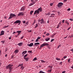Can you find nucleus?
<instances>
[{
    "label": "nucleus",
    "mask_w": 73,
    "mask_h": 73,
    "mask_svg": "<svg viewBox=\"0 0 73 73\" xmlns=\"http://www.w3.org/2000/svg\"><path fill=\"white\" fill-rule=\"evenodd\" d=\"M28 52H29V53H32V51H28Z\"/></svg>",
    "instance_id": "58836bf2"
},
{
    "label": "nucleus",
    "mask_w": 73,
    "mask_h": 73,
    "mask_svg": "<svg viewBox=\"0 0 73 73\" xmlns=\"http://www.w3.org/2000/svg\"><path fill=\"white\" fill-rule=\"evenodd\" d=\"M70 21H73V19H70Z\"/></svg>",
    "instance_id": "5fc2aeb1"
},
{
    "label": "nucleus",
    "mask_w": 73,
    "mask_h": 73,
    "mask_svg": "<svg viewBox=\"0 0 73 73\" xmlns=\"http://www.w3.org/2000/svg\"><path fill=\"white\" fill-rule=\"evenodd\" d=\"M53 5V3H51L50 4V6H52Z\"/></svg>",
    "instance_id": "c9c22d12"
},
{
    "label": "nucleus",
    "mask_w": 73,
    "mask_h": 73,
    "mask_svg": "<svg viewBox=\"0 0 73 73\" xmlns=\"http://www.w3.org/2000/svg\"><path fill=\"white\" fill-rule=\"evenodd\" d=\"M35 46H37V45L40 44V43L39 42L35 43Z\"/></svg>",
    "instance_id": "6ab92c4d"
},
{
    "label": "nucleus",
    "mask_w": 73,
    "mask_h": 73,
    "mask_svg": "<svg viewBox=\"0 0 73 73\" xmlns=\"http://www.w3.org/2000/svg\"><path fill=\"white\" fill-rule=\"evenodd\" d=\"M54 35H55V34H54V35H52V36H51V37H53L54 36Z\"/></svg>",
    "instance_id": "a18cd8bd"
},
{
    "label": "nucleus",
    "mask_w": 73,
    "mask_h": 73,
    "mask_svg": "<svg viewBox=\"0 0 73 73\" xmlns=\"http://www.w3.org/2000/svg\"><path fill=\"white\" fill-rule=\"evenodd\" d=\"M62 62H61L60 63V65H62Z\"/></svg>",
    "instance_id": "de8ad7c7"
},
{
    "label": "nucleus",
    "mask_w": 73,
    "mask_h": 73,
    "mask_svg": "<svg viewBox=\"0 0 73 73\" xmlns=\"http://www.w3.org/2000/svg\"><path fill=\"white\" fill-rule=\"evenodd\" d=\"M56 60H57L58 61H59V60H60V58H56Z\"/></svg>",
    "instance_id": "393cba45"
},
{
    "label": "nucleus",
    "mask_w": 73,
    "mask_h": 73,
    "mask_svg": "<svg viewBox=\"0 0 73 73\" xmlns=\"http://www.w3.org/2000/svg\"><path fill=\"white\" fill-rule=\"evenodd\" d=\"M7 50H8V49H7V48L5 50V52H7Z\"/></svg>",
    "instance_id": "4d7b16f0"
},
{
    "label": "nucleus",
    "mask_w": 73,
    "mask_h": 73,
    "mask_svg": "<svg viewBox=\"0 0 73 73\" xmlns=\"http://www.w3.org/2000/svg\"><path fill=\"white\" fill-rule=\"evenodd\" d=\"M27 46H30V47H31V46H32L33 45V43H30V44H27Z\"/></svg>",
    "instance_id": "1a4fd4ad"
},
{
    "label": "nucleus",
    "mask_w": 73,
    "mask_h": 73,
    "mask_svg": "<svg viewBox=\"0 0 73 73\" xmlns=\"http://www.w3.org/2000/svg\"><path fill=\"white\" fill-rule=\"evenodd\" d=\"M64 5V3H62L60 2L58 3V7L59 8L61 9L62 8V6Z\"/></svg>",
    "instance_id": "f03ea898"
},
{
    "label": "nucleus",
    "mask_w": 73,
    "mask_h": 73,
    "mask_svg": "<svg viewBox=\"0 0 73 73\" xmlns=\"http://www.w3.org/2000/svg\"><path fill=\"white\" fill-rule=\"evenodd\" d=\"M24 69V67L23 66H22L21 67V70H23V69Z\"/></svg>",
    "instance_id": "aec40b11"
},
{
    "label": "nucleus",
    "mask_w": 73,
    "mask_h": 73,
    "mask_svg": "<svg viewBox=\"0 0 73 73\" xmlns=\"http://www.w3.org/2000/svg\"><path fill=\"white\" fill-rule=\"evenodd\" d=\"M14 56H15V55H13L11 57V58H13V57Z\"/></svg>",
    "instance_id": "37998d69"
},
{
    "label": "nucleus",
    "mask_w": 73,
    "mask_h": 73,
    "mask_svg": "<svg viewBox=\"0 0 73 73\" xmlns=\"http://www.w3.org/2000/svg\"><path fill=\"white\" fill-rule=\"evenodd\" d=\"M26 25H28V22H26Z\"/></svg>",
    "instance_id": "3c124183"
},
{
    "label": "nucleus",
    "mask_w": 73,
    "mask_h": 73,
    "mask_svg": "<svg viewBox=\"0 0 73 73\" xmlns=\"http://www.w3.org/2000/svg\"><path fill=\"white\" fill-rule=\"evenodd\" d=\"M24 36H22V37H21V39H23V38L24 37Z\"/></svg>",
    "instance_id": "6e6d98bb"
},
{
    "label": "nucleus",
    "mask_w": 73,
    "mask_h": 73,
    "mask_svg": "<svg viewBox=\"0 0 73 73\" xmlns=\"http://www.w3.org/2000/svg\"><path fill=\"white\" fill-rule=\"evenodd\" d=\"M38 9H42V8H41V7H40V8H39Z\"/></svg>",
    "instance_id": "bf43d9fd"
},
{
    "label": "nucleus",
    "mask_w": 73,
    "mask_h": 73,
    "mask_svg": "<svg viewBox=\"0 0 73 73\" xmlns=\"http://www.w3.org/2000/svg\"><path fill=\"white\" fill-rule=\"evenodd\" d=\"M64 21H65V20H62V23H64Z\"/></svg>",
    "instance_id": "8fccbe9b"
},
{
    "label": "nucleus",
    "mask_w": 73,
    "mask_h": 73,
    "mask_svg": "<svg viewBox=\"0 0 73 73\" xmlns=\"http://www.w3.org/2000/svg\"><path fill=\"white\" fill-rule=\"evenodd\" d=\"M55 16V14H51V16H50V17H54Z\"/></svg>",
    "instance_id": "ddd939ff"
},
{
    "label": "nucleus",
    "mask_w": 73,
    "mask_h": 73,
    "mask_svg": "<svg viewBox=\"0 0 73 73\" xmlns=\"http://www.w3.org/2000/svg\"><path fill=\"white\" fill-rule=\"evenodd\" d=\"M65 23H66V24H68V25H69V23L68 22V21H66L65 22Z\"/></svg>",
    "instance_id": "c756f323"
},
{
    "label": "nucleus",
    "mask_w": 73,
    "mask_h": 73,
    "mask_svg": "<svg viewBox=\"0 0 73 73\" xmlns=\"http://www.w3.org/2000/svg\"><path fill=\"white\" fill-rule=\"evenodd\" d=\"M36 60H37V58H34V59L33 60V61H35Z\"/></svg>",
    "instance_id": "2f4dec72"
},
{
    "label": "nucleus",
    "mask_w": 73,
    "mask_h": 73,
    "mask_svg": "<svg viewBox=\"0 0 73 73\" xmlns=\"http://www.w3.org/2000/svg\"><path fill=\"white\" fill-rule=\"evenodd\" d=\"M15 37H17H17H18V36L17 35H15Z\"/></svg>",
    "instance_id": "e2e57ef3"
},
{
    "label": "nucleus",
    "mask_w": 73,
    "mask_h": 73,
    "mask_svg": "<svg viewBox=\"0 0 73 73\" xmlns=\"http://www.w3.org/2000/svg\"><path fill=\"white\" fill-rule=\"evenodd\" d=\"M22 44H23V42H20L17 45L20 46H21L22 45Z\"/></svg>",
    "instance_id": "9b49d317"
},
{
    "label": "nucleus",
    "mask_w": 73,
    "mask_h": 73,
    "mask_svg": "<svg viewBox=\"0 0 73 73\" xmlns=\"http://www.w3.org/2000/svg\"><path fill=\"white\" fill-rule=\"evenodd\" d=\"M49 35H50V34H49V33H47L46 34V36H49Z\"/></svg>",
    "instance_id": "473e14b6"
},
{
    "label": "nucleus",
    "mask_w": 73,
    "mask_h": 73,
    "mask_svg": "<svg viewBox=\"0 0 73 73\" xmlns=\"http://www.w3.org/2000/svg\"><path fill=\"white\" fill-rule=\"evenodd\" d=\"M49 44L47 43H43L40 46V48H39V49H41L42 47L43 46H47V45H48Z\"/></svg>",
    "instance_id": "7ed1b4c3"
},
{
    "label": "nucleus",
    "mask_w": 73,
    "mask_h": 73,
    "mask_svg": "<svg viewBox=\"0 0 73 73\" xmlns=\"http://www.w3.org/2000/svg\"><path fill=\"white\" fill-rule=\"evenodd\" d=\"M14 24H18V23H21V21L19 20L16 21L14 23Z\"/></svg>",
    "instance_id": "0eeeda50"
},
{
    "label": "nucleus",
    "mask_w": 73,
    "mask_h": 73,
    "mask_svg": "<svg viewBox=\"0 0 73 73\" xmlns=\"http://www.w3.org/2000/svg\"><path fill=\"white\" fill-rule=\"evenodd\" d=\"M35 4V2H33V3H32L29 4V6H32V5H33L34 4Z\"/></svg>",
    "instance_id": "f8f14e48"
},
{
    "label": "nucleus",
    "mask_w": 73,
    "mask_h": 73,
    "mask_svg": "<svg viewBox=\"0 0 73 73\" xmlns=\"http://www.w3.org/2000/svg\"><path fill=\"white\" fill-rule=\"evenodd\" d=\"M61 46V45H60L59 46H58V48H60V46Z\"/></svg>",
    "instance_id": "49530a36"
},
{
    "label": "nucleus",
    "mask_w": 73,
    "mask_h": 73,
    "mask_svg": "<svg viewBox=\"0 0 73 73\" xmlns=\"http://www.w3.org/2000/svg\"><path fill=\"white\" fill-rule=\"evenodd\" d=\"M33 12H34V11H31L30 12V14H31V15H32V13H33Z\"/></svg>",
    "instance_id": "a878e982"
},
{
    "label": "nucleus",
    "mask_w": 73,
    "mask_h": 73,
    "mask_svg": "<svg viewBox=\"0 0 73 73\" xmlns=\"http://www.w3.org/2000/svg\"><path fill=\"white\" fill-rule=\"evenodd\" d=\"M16 33H18V34H20V33H21V31H17L16 32Z\"/></svg>",
    "instance_id": "a211bd4d"
},
{
    "label": "nucleus",
    "mask_w": 73,
    "mask_h": 73,
    "mask_svg": "<svg viewBox=\"0 0 73 73\" xmlns=\"http://www.w3.org/2000/svg\"><path fill=\"white\" fill-rule=\"evenodd\" d=\"M12 66H13V65L9 64L6 67V69L9 70V73H11V71H12Z\"/></svg>",
    "instance_id": "f257e3e1"
},
{
    "label": "nucleus",
    "mask_w": 73,
    "mask_h": 73,
    "mask_svg": "<svg viewBox=\"0 0 73 73\" xmlns=\"http://www.w3.org/2000/svg\"><path fill=\"white\" fill-rule=\"evenodd\" d=\"M70 59H69L68 60V62H70Z\"/></svg>",
    "instance_id": "ea45409f"
},
{
    "label": "nucleus",
    "mask_w": 73,
    "mask_h": 73,
    "mask_svg": "<svg viewBox=\"0 0 73 73\" xmlns=\"http://www.w3.org/2000/svg\"><path fill=\"white\" fill-rule=\"evenodd\" d=\"M19 50H15V51L14 52V53L15 54H17V53H19Z\"/></svg>",
    "instance_id": "9d476101"
},
{
    "label": "nucleus",
    "mask_w": 73,
    "mask_h": 73,
    "mask_svg": "<svg viewBox=\"0 0 73 73\" xmlns=\"http://www.w3.org/2000/svg\"><path fill=\"white\" fill-rule=\"evenodd\" d=\"M32 32L31 30H29V32Z\"/></svg>",
    "instance_id": "052dcab7"
},
{
    "label": "nucleus",
    "mask_w": 73,
    "mask_h": 73,
    "mask_svg": "<svg viewBox=\"0 0 73 73\" xmlns=\"http://www.w3.org/2000/svg\"><path fill=\"white\" fill-rule=\"evenodd\" d=\"M31 2H32L33 3V2H35L34 1V0H31Z\"/></svg>",
    "instance_id": "603ef678"
},
{
    "label": "nucleus",
    "mask_w": 73,
    "mask_h": 73,
    "mask_svg": "<svg viewBox=\"0 0 73 73\" xmlns=\"http://www.w3.org/2000/svg\"><path fill=\"white\" fill-rule=\"evenodd\" d=\"M50 40V38H46L45 39L46 41H48L49 40Z\"/></svg>",
    "instance_id": "f3484780"
},
{
    "label": "nucleus",
    "mask_w": 73,
    "mask_h": 73,
    "mask_svg": "<svg viewBox=\"0 0 73 73\" xmlns=\"http://www.w3.org/2000/svg\"><path fill=\"white\" fill-rule=\"evenodd\" d=\"M40 13V11L38 10H36L35 11V12L34 13V15H35V14H39Z\"/></svg>",
    "instance_id": "423d86ee"
},
{
    "label": "nucleus",
    "mask_w": 73,
    "mask_h": 73,
    "mask_svg": "<svg viewBox=\"0 0 73 73\" xmlns=\"http://www.w3.org/2000/svg\"><path fill=\"white\" fill-rule=\"evenodd\" d=\"M54 39H51L50 42H52V41H54Z\"/></svg>",
    "instance_id": "4c0bfd02"
},
{
    "label": "nucleus",
    "mask_w": 73,
    "mask_h": 73,
    "mask_svg": "<svg viewBox=\"0 0 73 73\" xmlns=\"http://www.w3.org/2000/svg\"><path fill=\"white\" fill-rule=\"evenodd\" d=\"M50 15V13H47L46 14V15H48V16H49V15Z\"/></svg>",
    "instance_id": "a19ab883"
},
{
    "label": "nucleus",
    "mask_w": 73,
    "mask_h": 73,
    "mask_svg": "<svg viewBox=\"0 0 73 73\" xmlns=\"http://www.w3.org/2000/svg\"><path fill=\"white\" fill-rule=\"evenodd\" d=\"M65 73V71H64L62 73Z\"/></svg>",
    "instance_id": "0e129e2a"
},
{
    "label": "nucleus",
    "mask_w": 73,
    "mask_h": 73,
    "mask_svg": "<svg viewBox=\"0 0 73 73\" xmlns=\"http://www.w3.org/2000/svg\"><path fill=\"white\" fill-rule=\"evenodd\" d=\"M24 59H25V60H26L25 61H29V58H24Z\"/></svg>",
    "instance_id": "dca6fc26"
},
{
    "label": "nucleus",
    "mask_w": 73,
    "mask_h": 73,
    "mask_svg": "<svg viewBox=\"0 0 73 73\" xmlns=\"http://www.w3.org/2000/svg\"><path fill=\"white\" fill-rule=\"evenodd\" d=\"M1 42L2 44H4V43H5V41H1Z\"/></svg>",
    "instance_id": "cd10ccee"
},
{
    "label": "nucleus",
    "mask_w": 73,
    "mask_h": 73,
    "mask_svg": "<svg viewBox=\"0 0 73 73\" xmlns=\"http://www.w3.org/2000/svg\"><path fill=\"white\" fill-rule=\"evenodd\" d=\"M25 9V7L23 6L21 8V9Z\"/></svg>",
    "instance_id": "5701e85b"
},
{
    "label": "nucleus",
    "mask_w": 73,
    "mask_h": 73,
    "mask_svg": "<svg viewBox=\"0 0 73 73\" xmlns=\"http://www.w3.org/2000/svg\"><path fill=\"white\" fill-rule=\"evenodd\" d=\"M60 26L59 24L57 26L56 28H59V27H60Z\"/></svg>",
    "instance_id": "7c9ffc66"
},
{
    "label": "nucleus",
    "mask_w": 73,
    "mask_h": 73,
    "mask_svg": "<svg viewBox=\"0 0 73 73\" xmlns=\"http://www.w3.org/2000/svg\"><path fill=\"white\" fill-rule=\"evenodd\" d=\"M15 16H16L14 14L11 13L10 14L9 17V19H12L13 17H15Z\"/></svg>",
    "instance_id": "39448f33"
},
{
    "label": "nucleus",
    "mask_w": 73,
    "mask_h": 73,
    "mask_svg": "<svg viewBox=\"0 0 73 73\" xmlns=\"http://www.w3.org/2000/svg\"><path fill=\"white\" fill-rule=\"evenodd\" d=\"M23 24H25V21H23Z\"/></svg>",
    "instance_id": "09e8293b"
},
{
    "label": "nucleus",
    "mask_w": 73,
    "mask_h": 73,
    "mask_svg": "<svg viewBox=\"0 0 73 73\" xmlns=\"http://www.w3.org/2000/svg\"><path fill=\"white\" fill-rule=\"evenodd\" d=\"M15 33H16L15 32H14L13 33V34H15Z\"/></svg>",
    "instance_id": "338daca9"
},
{
    "label": "nucleus",
    "mask_w": 73,
    "mask_h": 73,
    "mask_svg": "<svg viewBox=\"0 0 73 73\" xmlns=\"http://www.w3.org/2000/svg\"><path fill=\"white\" fill-rule=\"evenodd\" d=\"M46 33V32H45L44 33V34H45Z\"/></svg>",
    "instance_id": "774afa93"
},
{
    "label": "nucleus",
    "mask_w": 73,
    "mask_h": 73,
    "mask_svg": "<svg viewBox=\"0 0 73 73\" xmlns=\"http://www.w3.org/2000/svg\"><path fill=\"white\" fill-rule=\"evenodd\" d=\"M70 27H69V28L68 29H67V30H70Z\"/></svg>",
    "instance_id": "680f3d73"
},
{
    "label": "nucleus",
    "mask_w": 73,
    "mask_h": 73,
    "mask_svg": "<svg viewBox=\"0 0 73 73\" xmlns=\"http://www.w3.org/2000/svg\"><path fill=\"white\" fill-rule=\"evenodd\" d=\"M35 42H38V38L36 40Z\"/></svg>",
    "instance_id": "e433bc0d"
},
{
    "label": "nucleus",
    "mask_w": 73,
    "mask_h": 73,
    "mask_svg": "<svg viewBox=\"0 0 73 73\" xmlns=\"http://www.w3.org/2000/svg\"><path fill=\"white\" fill-rule=\"evenodd\" d=\"M40 61H41V62H42V63H44V62H46V61H44V60H41Z\"/></svg>",
    "instance_id": "4be33fe9"
},
{
    "label": "nucleus",
    "mask_w": 73,
    "mask_h": 73,
    "mask_svg": "<svg viewBox=\"0 0 73 73\" xmlns=\"http://www.w3.org/2000/svg\"><path fill=\"white\" fill-rule=\"evenodd\" d=\"M48 73H51L52 72V69L48 70Z\"/></svg>",
    "instance_id": "412c9836"
},
{
    "label": "nucleus",
    "mask_w": 73,
    "mask_h": 73,
    "mask_svg": "<svg viewBox=\"0 0 73 73\" xmlns=\"http://www.w3.org/2000/svg\"><path fill=\"white\" fill-rule=\"evenodd\" d=\"M5 57H7V54H6L5 55Z\"/></svg>",
    "instance_id": "69168bd1"
},
{
    "label": "nucleus",
    "mask_w": 73,
    "mask_h": 73,
    "mask_svg": "<svg viewBox=\"0 0 73 73\" xmlns=\"http://www.w3.org/2000/svg\"><path fill=\"white\" fill-rule=\"evenodd\" d=\"M27 56H28V54H26L24 56V58H25V57H27Z\"/></svg>",
    "instance_id": "f704fd0d"
},
{
    "label": "nucleus",
    "mask_w": 73,
    "mask_h": 73,
    "mask_svg": "<svg viewBox=\"0 0 73 73\" xmlns=\"http://www.w3.org/2000/svg\"><path fill=\"white\" fill-rule=\"evenodd\" d=\"M67 57V56H64L63 57L64 58V59H65V58H66Z\"/></svg>",
    "instance_id": "79ce46f5"
},
{
    "label": "nucleus",
    "mask_w": 73,
    "mask_h": 73,
    "mask_svg": "<svg viewBox=\"0 0 73 73\" xmlns=\"http://www.w3.org/2000/svg\"><path fill=\"white\" fill-rule=\"evenodd\" d=\"M2 55V53H1V51H0V56H1Z\"/></svg>",
    "instance_id": "72a5a7b5"
},
{
    "label": "nucleus",
    "mask_w": 73,
    "mask_h": 73,
    "mask_svg": "<svg viewBox=\"0 0 73 73\" xmlns=\"http://www.w3.org/2000/svg\"><path fill=\"white\" fill-rule=\"evenodd\" d=\"M4 35V31H2L1 32V34L0 35Z\"/></svg>",
    "instance_id": "4468645a"
},
{
    "label": "nucleus",
    "mask_w": 73,
    "mask_h": 73,
    "mask_svg": "<svg viewBox=\"0 0 73 73\" xmlns=\"http://www.w3.org/2000/svg\"><path fill=\"white\" fill-rule=\"evenodd\" d=\"M27 51H23L22 54H26V53H27Z\"/></svg>",
    "instance_id": "2eb2a0df"
},
{
    "label": "nucleus",
    "mask_w": 73,
    "mask_h": 73,
    "mask_svg": "<svg viewBox=\"0 0 73 73\" xmlns=\"http://www.w3.org/2000/svg\"><path fill=\"white\" fill-rule=\"evenodd\" d=\"M23 15H24V13H23V12H20L18 15V16H23Z\"/></svg>",
    "instance_id": "6e6552de"
},
{
    "label": "nucleus",
    "mask_w": 73,
    "mask_h": 73,
    "mask_svg": "<svg viewBox=\"0 0 73 73\" xmlns=\"http://www.w3.org/2000/svg\"><path fill=\"white\" fill-rule=\"evenodd\" d=\"M48 68H50V69H52V68H53V66H48Z\"/></svg>",
    "instance_id": "bb28decb"
},
{
    "label": "nucleus",
    "mask_w": 73,
    "mask_h": 73,
    "mask_svg": "<svg viewBox=\"0 0 73 73\" xmlns=\"http://www.w3.org/2000/svg\"><path fill=\"white\" fill-rule=\"evenodd\" d=\"M38 10L39 11H40V12H41V11H42V9H38Z\"/></svg>",
    "instance_id": "13d9d810"
},
{
    "label": "nucleus",
    "mask_w": 73,
    "mask_h": 73,
    "mask_svg": "<svg viewBox=\"0 0 73 73\" xmlns=\"http://www.w3.org/2000/svg\"><path fill=\"white\" fill-rule=\"evenodd\" d=\"M39 22H40V23L41 24H44L45 23V21H44V19H39L38 20Z\"/></svg>",
    "instance_id": "20e7f679"
},
{
    "label": "nucleus",
    "mask_w": 73,
    "mask_h": 73,
    "mask_svg": "<svg viewBox=\"0 0 73 73\" xmlns=\"http://www.w3.org/2000/svg\"><path fill=\"white\" fill-rule=\"evenodd\" d=\"M23 66V64H19L18 66Z\"/></svg>",
    "instance_id": "b1692460"
},
{
    "label": "nucleus",
    "mask_w": 73,
    "mask_h": 73,
    "mask_svg": "<svg viewBox=\"0 0 73 73\" xmlns=\"http://www.w3.org/2000/svg\"><path fill=\"white\" fill-rule=\"evenodd\" d=\"M38 27V24H36V25L35 27V28H37V27Z\"/></svg>",
    "instance_id": "c85d7f7f"
},
{
    "label": "nucleus",
    "mask_w": 73,
    "mask_h": 73,
    "mask_svg": "<svg viewBox=\"0 0 73 73\" xmlns=\"http://www.w3.org/2000/svg\"><path fill=\"white\" fill-rule=\"evenodd\" d=\"M40 38H41V37H38V38H37V39H38V40H39V39H40Z\"/></svg>",
    "instance_id": "864d4df0"
},
{
    "label": "nucleus",
    "mask_w": 73,
    "mask_h": 73,
    "mask_svg": "<svg viewBox=\"0 0 73 73\" xmlns=\"http://www.w3.org/2000/svg\"><path fill=\"white\" fill-rule=\"evenodd\" d=\"M67 0H64V3H66V1H67Z\"/></svg>",
    "instance_id": "c03bdc74"
}]
</instances>
